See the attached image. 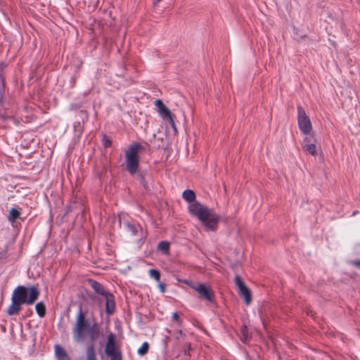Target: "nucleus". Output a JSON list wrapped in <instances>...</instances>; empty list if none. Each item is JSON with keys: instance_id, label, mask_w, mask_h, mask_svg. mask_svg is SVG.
Masks as SVG:
<instances>
[{"instance_id": "1", "label": "nucleus", "mask_w": 360, "mask_h": 360, "mask_svg": "<svg viewBox=\"0 0 360 360\" xmlns=\"http://www.w3.org/2000/svg\"><path fill=\"white\" fill-rule=\"evenodd\" d=\"M39 295V292L35 286L18 285L13 291L11 304L7 309V314L9 316L18 314L22 304H32L38 299Z\"/></svg>"}, {"instance_id": "2", "label": "nucleus", "mask_w": 360, "mask_h": 360, "mask_svg": "<svg viewBox=\"0 0 360 360\" xmlns=\"http://www.w3.org/2000/svg\"><path fill=\"white\" fill-rule=\"evenodd\" d=\"M188 210L190 214L197 217L207 230L215 231L217 229L219 216L212 209L195 202L190 204Z\"/></svg>"}, {"instance_id": "3", "label": "nucleus", "mask_w": 360, "mask_h": 360, "mask_svg": "<svg viewBox=\"0 0 360 360\" xmlns=\"http://www.w3.org/2000/svg\"><path fill=\"white\" fill-rule=\"evenodd\" d=\"M92 325L86 319L82 308H79L76 317V322L72 328L73 340L78 343L84 342L86 333L91 331Z\"/></svg>"}, {"instance_id": "4", "label": "nucleus", "mask_w": 360, "mask_h": 360, "mask_svg": "<svg viewBox=\"0 0 360 360\" xmlns=\"http://www.w3.org/2000/svg\"><path fill=\"white\" fill-rule=\"evenodd\" d=\"M144 150L143 146L135 143L131 144L125 151L126 169L131 175L135 174L138 171L139 167V153Z\"/></svg>"}, {"instance_id": "5", "label": "nucleus", "mask_w": 360, "mask_h": 360, "mask_svg": "<svg viewBox=\"0 0 360 360\" xmlns=\"http://www.w3.org/2000/svg\"><path fill=\"white\" fill-rule=\"evenodd\" d=\"M297 122L300 131L304 134H309L312 129L311 123L309 117L302 107L297 108Z\"/></svg>"}, {"instance_id": "6", "label": "nucleus", "mask_w": 360, "mask_h": 360, "mask_svg": "<svg viewBox=\"0 0 360 360\" xmlns=\"http://www.w3.org/2000/svg\"><path fill=\"white\" fill-rule=\"evenodd\" d=\"M234 283L238 289L239 295L243 298L246 304H249L252 300L249 288L245 285L241 278L238 275L235 276Z\"/></svg>"}, {"instance_id": "7", "label": "nucleus", "mask_w": 360, "mask_h": 360, "mask_svg": "<svg viewBox=\"0 0 360 360\" xmlns=\"http://www.w3.org/2000/svg\"><path fill=\"white\" fill-rule=\"evenodd\" d=\"M191 288L197 291L201 298L210 302L213 301L214 294L212 290L204 283L191 284Z\"/></svg>"}, {"instance_id": "8", "label": "nucleus", "mask_w": 360, "mask_h": 360, "mask_svg": "<svg viewBox=\"0 0 360 360\" xmlns=\"http://www.w3.org/2000/svg\"><path fill=\"white\" fill-rule=\"evenodd\" d=\"M115 338V335L112 333H110L108 335L107 342L105 347V355L112 352L120 351V349L116 345Z\"/></svg>"}, {"instance_id": "9", "label": "nucleus", "mask_w": 360, "mask_h": 360, "mask_svg": "<svg viewBox=\"0 0 360 360\" xmlns=\"http://www.w3.org/2000/svg\"><path fill=\"white\" fill-rule=\"evenodd\" d=\"M105 297V312L108 315L114 313L115 309V297L111 292L107 293L103 296Z\"/></svg>"}, {"instance_id": "10", "label": "nucleus", "mask_w": 360, "mask_h": 360, "mask_svg": "<svg viewBox=\"0 0 360 360\" xmlns=\"http://www.w3.org/2000/svg\"><path fill=\"white\" fill-rule=\"evenodd\" d=\"M302 148L306 153L311 155L316 156L317 155L316 146L314 143H311L309 138L307 137L303 140Z\"/></svg>"}, {"instance_id": "11", "label": "nucleus", "mask_w": 360, "mask_h": 360, "mask_svg": "<svg viewBox=\"0 0 360 360\" xmlns=\"http://www.w3.org/2000/svg\"><path fill=\"white\" fill-rule=\"evenodd\" d=\"M88 283L96 293L102 296H104L109 292V291L105 289L104 286L101 283L95 280L89 279Z\"/></svg>"}, {"instance_id": "12", "label": "nucleus", "mask_w": 360, "mask_h": 360, "mask_svg": "<svg viewBox=\"0 0 360 360\" xmlns=\"http://www.w3.org/2000/svg\"><path fill=\"white\" fill-rule=\"evenodd\" d=\"M54 352L57 360H71L70 356L65 349L59 345H56L54 346Z\"/></svg>"}, {"instance_id": "13", "label": "nucleus", "mask_w": 360, "mask_h": 360, "mask_svg": "<svg viewBox=\"0 0 360 360\" xmlns=\"http://www.w3.org/2000/svg\"><path fill=\"white\" fill-rule=\"evenodd\" d=\"M154 103L158 108V112L162 118L165 119L167 117H169V115L172 114L171 111L165 106L160 99H156Z\"/></svg>"}, {"instance_id": "14", "label": "nucleus", "mask_w": 360, "mask_h": 360, "mask_svg": "<svg viewBox=\"0 0 360 360\" xmlns=\"http://www.w3.org/2000/svg\"><path fill=\"white\" fill-rule=\"evenodd\" d=\"M100 333H101V331H100V327L98 326V325L96 323L92 324L91 331H90L89 333H86V335H88L89 337V339L91 340V344H94V342L98 338Z\"/></svg>"}, {"instance_id": "15", "label": "nucleus", "mask_w": 360, "mask_h": 360, "mask_svg": "<svg viewBox=\"0 0 360 360\" xmlns=\"http://www.w3.org/2000/svg\"><path fill=\"white\" fill-rule=\"evenodd\" d=\"M20 208L17 209L15 207H13L9 211V214L8 216V220L11 224L13 226L14 223L15 222L16 219H18L21 214Z\"/></svg>"}, {"instance_id": "16", "label": "nucleus", "mask_w": 360, "mask_h": 360, "mask_svg": "<svg viewBox=\"0 0 360 360\" xmlns=\"http://www.w3.org/2000/svg\"><path fill=\"white\" fill-rule=\"evenodd\" d=\"M86 360H96V353L94 344H90L86 349Z\"/></svg>"}, {"instance_id": "17", "label": "nucleus", "mask_w": 360, "mask_h": 360, "mask_svg": "<svg viewBox=\"0 0 360 360\" xmlns=\"http://www.w3.org/2000/svg\"><path fill=\"white\" fill-rule=\"evenodd\" d=\"M182 197L187 202H192V203L196 202L195 200V194L194 191H193L192 190L184 191L183 192Z\"/></svg>"}, {"instance_id": "18", "label": "nucleus", "mask_w": 360, "mask_h": 360, "mask_svg": "<svg viewBox=\"0 0 360 360\" xmlns=\"http://www.w3.org/2000/svg\"><path fill=\"white\" fill-rule=\"evenodd\" d=\"M36 311L38 316L43 318L46 314V307L42 302L37 303L35 306Z\"/></svg>"}, {"instance_id": "19", "label": "nucleus", "mask_w": 360, "mask_h": 360, "mask_svg": "<svg viewBox=\"0 0 360 360\" xmlns=\"http://www.w3.org/2000/svg\"><path fill=\"white\" fill-rule=\"evenodd\" d=\"M125 226L128 231L131 232L133 236H136L138 233V230L141 228L139 225H136L131 223H126Z\"/></svg>"}, {"instance_id": "20", "label": "nucleus", "mask_w": 360, "mask_h": 360, "mask_svg": "<svg viewBox=\"0 0 360 360\" xmlns=\"http://www.w3.org/2000/svg\"><path fill=\"white\" fill-rule=\"evenodd\" d=\"M149 344L147 342H144L142 345L139 348L137 353L140 356H143L148 352Z\"/></svg>"}, {"instance_id": "21", "label": "nucleus", "mask_w": 360, "mask_h": 360, "mask_svg": "<svg viewBox=\"0 0 360 360\" xmlns=\"http://www.w3.org/2000/svg\"><path fill=\"white\" fill-rule=\"evenodd\" d=\"M240 333H241L240 340L244 343L247 342V341L249 339V336H248V328L245 326H243L241 328Z\"/></svg>"}, {"instance_id": "22", "label": "nucleus", "mask_w": 360, "mask_h": 360, "mask_svg": "<svg viewBox=\"0 0 360 360\" xmlns=\"http://www.w3.org/2000/svg\"><path fill=\"white\" fill-rule=\"evenodd\" d=\"M158 248L160 251L167 253L169 249V243L167 241H161L159 243Z\"/></svg>"}, {"instance_id": "23", "label": "nucleus", "mask_w": 360, "mask_h": 360, "mask_svg": "<svg viewBox=\"0 0 360 360\" xmlns=\"http://www.w3.org/2000/svg\"><path fill=\"white\" fill-rule=\"evenodd\" d=\"M148 274L150 278H154L156 281H160V274L159 271L156 269H150Z\"/></svg>"}, {"instance_id": "24", "label": "nucleus", "mask_w": 360, "mask_h": 360, "mask_svg": "<svg viewBox=\"0 0 360 360\" xmlns=\"http://www.w3.org/2000/svg\"><path fill=\"white\" fill-rule=\"evenodd\" d=\"M110 360H122V353L120 351L112 352L106 355Z\"/></svg>"}, {"instance_id": "25", "label": "nucleus", "mask_w": 360, "mask_h": 360, "mask_svg": "<svg viewBox=\"0 0 360 360\" xmlns=\"http://www.w3.org/2000/svg\"><path fill=\"white\" fill-rule=\"evenodd\" d=\"M138 179L140 181V183L145 187H147L146 182L144 178V176L142 174H139L138 175Z\"/></svg>"}, {"instance_id": "26", "label": "nucleus", "mask_w": 360, "mask_h": 360, "mask_svg": "<svg viewBox=\"0 0 360 360\" xmlns=\"http://www.w3.org/2000/svg\"><path fill=\"white\" fill-rule=\"evenodd\" d=\"M165 119H167L170 125L172 127V128L176 130V126H175V123H174V119L172 117V115L170 114L169 115V117H167Z\"/></svg>"}, {"instance_id": "27", "label": "nucleus", "mask_w": 360, "mask_h": 360, "mask_svg": "<svg viewBox=\"0 0 360 360\" xmlns=\"http://www.w3.org/2000/svg\"><path fill=\"white\" fill-rule=\"evenodd\" d=\"M103 146H105V148H108L111 146V141L110 140L107 139L105 136L103 138Z\"/></svg>"}, {"instance_id": "28", "label": "nucleus", "mask_w": 360, "mask_h": 360, "mask_svg": "<svg viewBox=\"0 0 360 360\" xmlns=\"http://www.w3.org/2000/svg\"><path fill=\"white\" fill-rule=\"evenodd\" d=\"M158 288L161 292H165L166 290L165 285L162 283H159Z\"/></svg>"}, {"instance_id": "29", "label": "nucleus", "mask_w": 360, "mask_h": 360, "mask_svg": "<svg viewBox=\"0 0 360 360\" xmlns=\"http://www.w3.org/2000/svg\"><path fill=\"white\" fill-rule=\"evenodd\" d=\"M172 319H173V320H174V321H176V322H178V323H179V322H180V318H179V314H178L176 312H175V313H174V314H173V315H172Z\"/></svg>"}, {"instance_id": "30", "label": "nucleus", "mask_w": 360, "mask_h": 360, "mask_svg": "<svg viewBox=\"0 0 360 360\" xmlns=\"http://www.w3.org/2000/svg\"><path fill=\"white\" fill-rule=\"evenodd\" d=\"M352 263L353 265H354L355 266L360 269V259L354 260L352 261Z\"/></svg>"}, {"instance_id": "31", "label": "nucleus", "mask_w": 360, "mask_h": 360, "mask_svg": "<svg viewBox=\"0 0 360 360\" xmlns=\"http://www.w3.org/2000/svg\"><path fill=\"white\" fill-rule=\"evenodd\" d=\"M356 250L358 252H360V243L356 245Z\"/></svg>"}, {"instance_id": "32", "label": "nucleus", "mask_w": 360, "mask_h": 360, "mask_svg": "<svg viewBox=\"0 0 360 360\" xmlns=\"http://www.w3.org/2000/svg\"><path fill=\"white\" fill-rule=\"evenodd\" d=\"M184 283H186L187 285H188L190 287H191V284H193L192 282L188 281H185Z\"/></svg>"}, {"instance_id": "33", "label": "nucleus", "mask_w": 360, "mask_h": 360, "mask_svg": "<svg viewBox=\"0 0 360 360\" xmlns=\"http://www.w3.org/2000/svg\"><path fill=\"white\" fill-rule=\"evenodd\" d=\"M6 256V252H0V259Z\"/></svg>"}, {"instance_id": "34", "label": "nucleus", "mask_w": 360, "mask_h": 360, "mask_svg": "<svg viewBox=\"0 0 360 360\" xmlns=\"http://www.w3.org/2000/svg\"><path fill=\"white\" fill-rule=\"evenodd\" d=\"M188 349H191V347H188V349H186V351H185V353H187V351H188Z\"/></svg>"}, {"instance_id": "35", "label": "nucleus", "mask_w": 360, "mask_h": 360, "mask_svg": "<svg viewBox=\"0 0 360 360\" xmlns=\"http://www.w3.org/2000/svg\"><path fill=\"white\" fill-rule=\"evenodd\" d=\"M188 349H191V347H188V349H186V351H185V353H187V351H188Z\"/></svg>"}, {"instance_id": "36", "label": "nucleus", "mask_w": 360, "mask_h": 360, "mask_svg": "<svg viewBox=\"0 0 360 360\" xmlns=\"http://www.w3.org/2000/svg\"><path fill=\"white\" fill-rule=\"evenodd\" d=\"M188 349H191V347H188V349H186V351H185V353H187V351H188Z\"/></svg>"}, {"instance_id": "37", "label": "nucleus", "mask_w": 360, "mask_h": 360, "mask_svg": "<svg viewBox=\"0 0 360 360\" xmlns=\"http://www.w3.org/2000/svg\"><path fill=\"white\" fill-rule=\"evenodd\" d=\"M356 211L354 212L353 215L356 214Z\"/></svg>"}]
</instances>
